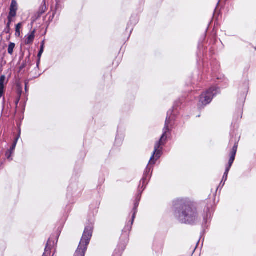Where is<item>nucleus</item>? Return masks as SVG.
Instances as JSON below:
<instances>
[{"mask_svg":"<svg viewBox=\"0 0 256 256\" xmlns=\"http://www.w3.org/2000/svg\"><path fill=\"white\" fill-rule=\"evenodd\" d=\"M174 215L182 223L194 224L199 219L196 207L191 202L181 203L179 210H176Z\"/></svg>","mask_w":256,"mask_h":256,"instance_id":"f257e3e1","label":"nucleus"},{"mask_svg":"<svg viewBox=\"0 0 256 256\" xmlns=\"http://www.w3.org/2000/svg\"><path fill=\"white\" fill-rule=\"evenodd\" d=\"M170 122V118H166L165 121L164 126L163 128V134L159 140L156 142L154 144L153 154L151 156L150 160V164H154L156 161L158 160L162 155V147L166 143L168 137L170 134L169 126Z\"/></svg>","mask_w":256,"mask_h":256,"instance_id":"f03ea898","label":"nucleus"},{"mask_svg":"<svg viewBox=\"0 0 256 256\" xmlns=\"http://www.w3.org/2000/svg\"><path fill=\"white\" fill-rule=\"evenodd\" d=\"M93 224H88L84 228L82 237L78 246L74 254V256H85L93 232Z\"/></svg>","mask_w":256,"mask_h":256,"instance_id":"7ed1b4c3","label":"nucleus"},{"mask_svg":"<svg viewBox=\"0 0 256 256\" xmlns=\"http://www.w3.org/2000/svg\"><path fill=\"white\" fill-rule=\"evenodd\" d=\"M217 88L211 87L202 92L200 96L198 106L200 108L204 107L209 104L212 100L214 96L216 94Z\"/></svg>","mask_w":256,"mask_h":256,"instance_id":"20e7f679","label":"nucleus"},{"mask_svg":"<svg viewBox=\"0 0 256 256\" xmlns=\"http://www.w3.org/2000/svg\"><path fill=\"white\" fill-rule=\"evenodd\" d=\"M238 144L237 143H236L234 146H233L232 150L230 153V158L228 160V164L226 166V170L223 176V178H225V180H226L228 178V175L229 172V171L235 160L236 155L238 150Z\"/></svg>","mask_w":256,"mask_h":256,"instance_id":"39448f33","label":"nucleus"},{"mask_svg":"<svg viewBox=\"0 0 256 256\" xmlns=\"http://www.w3.org/2000/svg\"><path fill=\"white\" fill-rule=\"evenodd\" d=\"M18 10V4L15 0H12L10 6V11L8 16V27H9L10 24L12 20V18L16 15V12Z\"/></svg>","mask_w":256,"mask_h":256,"instance_id":"423d86ee","label":"nucleus"},{"mask_svg":"<svg viewBox=\"0 0 256 256\" xmlns=\"http://www.w3.org/2000/svg\"><path fill=\"white\" fill-rule=\"evenodd\" d=\"M20 130H19L18 134V136L15 138L12 144V146H10V148L6 152V156L7 158L8 159H10V157L12 156L14 150H15L16 145L17 144L18 141L20 138Z\"/></svg>","mask_w":256,"mask_h":256,"instance_id":"0eeeda50","label":"nucleus"},{"mask_svg":"<svg viewBox=\"0 0 256 256\" xmlns=\"http://www.w3.org/2000/svg\"><path fill=\"white\" fill-rule=\"evenodd\" d=\"M54 242L52 240V237L50 238L46 244L44 250V252L42 256H48L50 254V250L54 246Z\"/></svg>","mask_w":256,"mask_h":256,"instance_id":"6e6552de","label":"nucleus"},{"mask_svg":"<svg viewBox=\"0 0 256 256\" xmlns=\"http://www.w3.org/2000/svg\"><path fill=\"white\" fill-rule=\"evenodd\" d=\"M6 76L4 75L1 76L0 77V98L4 96V82Z\"/></svg>","mask_w":256,"mask_h":256,"instance_id":"1a4fd4ad","label":"nucleus"},{"mask_svg":"<svg viewBox=\"0 0 256 256\" xmlns=\"http://www.w3.org/2000/svg\"><path fill=\"white\" fill-rule=\"evenodd\" d=\"M120 241L124 244L127 242L128 241V233L126 232H123L120 237Z\"/></svg>","mask_w":256,"mask_h":256,"instance_id":"9d476101","label":"nucleus"},{"mask_svg":"<svg viewBox=\"0 0 256 256\" xmlns=\"http://www.w3.org/2000/svg\"><path fill=\"white\" fill-rule=\"evenodd\" d=\"M34 33H31L30 34L28 35L25 40L26 44H31L33 42L34 38Z\"/></svg>","mask_w":256,"mask_h":256,"instance_id":"9b49d317","label":"nucleus"},{"mask_svg":"<svg viewBox=\"0 0 256 256\" xmlns=\"http://www.w3.org/2000/svg\"><path fill=\"white\" fill-rule=\"evenodd\" d=\"M138 202H135V203L134 204V207L133 208V214H132V218L131 224H132L134 220L136 218V214L137 212V208H138Z\"/></svg>","mask_w":256,"mask_h":256,"instance_id":"f8f14e48","label":"nucleus"},{"mask_svg":"<svg viewBox=\"0 0 256 256\" xmlns=\"http://www.w3.org/2000/svg\"><path fill=\"white\" fill-rule=\"evenodd\" d=\"M15 44L13 43V42H10L8 46V53L10 54H13V52H14V49L15 47Z\"/></svg>","mask_w":256,"mask_h":256,"instance_id":"ddd939ff","label":"nucleus"},{"mask_svg":"<svg viewBox=\"0 0 256 256\" xmlns=\"http://www.w3.org/2000/svg\"><path fill=\"white\" fill-rule=\"evenodd\" d=\"M24 24V22H20V23H18V24H16V32H20V30Z\"/></svg>","mask_w":256,"mask_h":256,"instance_id":"4468645a","label":"nucleus"},{"mask_svg":"<svg viewBox=\"0 0 256 256\" xmlns=\"http://www.w3.org/2000/svg\"><path fill=\"white\" fill-rule=\"evenodd\" d=\"M43 52H44V50H40L39 52H38V57L39 60H38V62L37 64L38 66V63H39L40 60V57L42 56V54L43 53Z\"/></svg>","mask_w":256,"mask_h":256,"instance_id":"2eb2a0df","label":"nucleus"},{"mask_svg":"<svg viewBox=\"0 0 256 256\" xmlns=\"http://www.w3.org/2000/svg\"><path fill=\"white\" fill-rule=\"evenodd\" d=\"M142 182V186H144L145 183L147 182L146 178H144V176L142 178L140 182L141 183Z\"/></svg>","mask_w":256,"mask_h":256,"instance_id":"dca6fc26","label":"nucleus"},{"mask_svg":"<svg viewBox=\"0 0 256 256\" xmlns=\"http://www.w3.org/2000/svg\"><path fill=\"white\" fill-rule=\"evenodd\" d=\"M44 40H43L42 43L40 50H44Z\"/></svg>","mask_w":256,"mask_h":256,"instance_id":"f3484780","label":"nucleus"},{"mask_svg":"<svg viewBox=\"0 0 256 256\" xmlns=\"http://www.w3.org/2000/svg\"><path fill=\"white\" fill-rule=\"evenodd\" d=\"M27 88H28L27 85H26V86H25L26 90H27Z\"/></svg>","mask_w":256,"mask_h":256,"instance_id":"a211bd4d","label":"nucleus"},{"mask_svg":"<svg viewBox=\"0 0 256 256\" xmlns=\"http://www.w3.org/2000/svg\"><path fill=\"white\" fill-rule=\"evenodd\" d=\"M56 242H58V236H56Z\"/></svg>","mask_w":256,"mask_h":256,"instance_id":"6ab92c4d","label":"nucleus"},{"mask_svg":"<svg viewBox=\"0 0 256 256\" xmlns=\"http://www.w3.org/2000/svg\"><path fill=\"white\" fill-rule=\"evenodd\" d=\"M20 32H18V36H20Z\"/></svg>","mask_w":256,"mask_h":256,"instance_id":"aec40b11","label":"nucleus"}]
</instances>
